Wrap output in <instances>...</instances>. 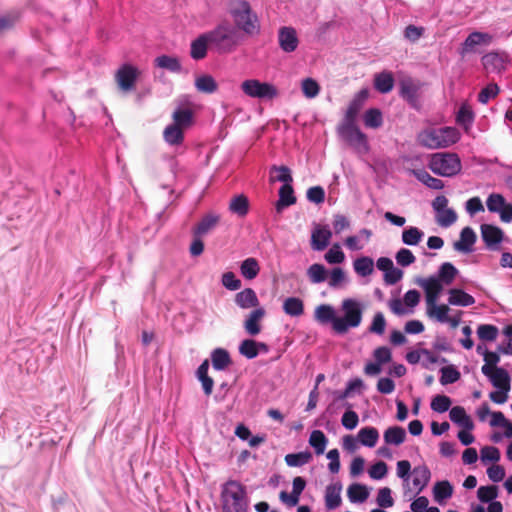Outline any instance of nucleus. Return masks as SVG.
Returning a JSON list of instances; mask_svg holds the SVG:
<instances>
[{"instance_id":"nucleus-36","label":"nucleus","mask_w":512,"mask_h":512,"mask_svg":"<svg viewBox=\"0 0 512 512\" xmlns=\"http://www.w3.org/2000/svg\"><path fill=\"white\" fill-rule=\"evenodd\" d=\"M163 138L170 145H180L184 141V129L170 124L164 129Z\"/></svg>"},{"instance_id":"nucleus-8","label":"nucleus","mask_w":512,"mask_h":512,"mask_svg":"<svg viewBox=\"0 0 512 512\" xmlns=\"http://www.w3.org/2000/svg\"><path fill=\"white\" fill-rule=\"evenodd\" d=\"M241 89L247 96L258 99L272 100L279 95L278 89L273 84L257 79L243 81Z\"/></svg>"},{"instance_id":"nucleus-1","label":"nucleus","mask_w":512,"mask_h":512,"mask_svg":"<svg viewBox=\"0 0 512 512\" xmlns=\"http://www.w3.org/2000/svg\"><path fill=\"white\" fill-rule=\"evenodd\" d=\"M230 14L234 27L247 36H256L260 33V21L250 4L246 0H233L230 4Z\"/></svg>"},{"instance_id":"nucleus-56","label":"nucleus","mask_w":512,"mask_h":512,"mask_svg":"<svg viewBox=\"0 0 512 512\" xmlns=\"http://www.w3.org/2000/svg\"><path fill=\"white\" fill-rule=\"evenodd\" d=\"M302 92L306 98H315L320 92V86L312 78H305L301 84Z\"/></svg>"},{"instance_id":"nucleus-14","label":"nucleus","mask_w":512,"mask_h":512,"mask_svg":"<svg viewBox=\"0 0 512 512\" xmlns=\"http://www.w3.org/2000/svg\"><path fill=\"white\" fill-rule=\"evenodd\" d=\"M265 315L266 311L264 307H258L256 309H253L248 314L246 320L244 321L245 331L251 336L258 335L262 330L261 321L265 317Z\"/></svg>"},{"instance_id":"nucleus-60","label":"nucleus","mask_w":512,"mask_h":512,"mask_svg":"<svg viewBox=\"0 0 512 512\" xmlns=\"http://www.w3.org/2000/svg\"><path fill=\"white\" fill-rule=\"evenodd\" d=\"M499 92V86L496 83H490L480 91L478 101L482 104H487L489 100L495 98Z\"/></svg>"},{"instance_id":"nucleus-52","label":"nucleus","mask_w":512,"mask_h":512,"mask_svg":"<svg viewBox=\"0 0 512 512\" xmlns=\"http://www.w3.org/2000/svg\"><path fill=\"white\" fill-rule=\"evenodd\" d=\"M498 332V328L491 324H481L477 328V335L482 341L496 340Z\"/></svg>"},{"instance_id":"nucleus-38","label":"nucleus","mask_w":512,"mask_h":512,"mask_svg":"<svg viewBox=\"0 0 512 512\" xmlns=\"http://www.w3.org/2000/svg\"><path fill=\"white\" fill-rule=\"evenodd\" d=\"M283 311L292 317H299L304 313V303L298 297H288L283 303Z\"/></svg>"},{"instance_id":"nucleus-45","label":"nucleus","mask_w":512,"mask_h":512,"mask_svg":"<svg viewBox=\"0 0 512 512\" xmlns=\"http://www.w3.org/2000/svg\"><path fill=\"white\" fill-rule=\"evenodd\" d=\"M433 494L435 501L441 502L452 496L453 486L447 480L439 481L433 487Z\"/></svg>"},{"instance_id":"nucleus-51","label":"nucleus","mask_w":512,"mask_h":512,"mask_svg":"<svg viewBox=\"0 0 512 512\" xmlns=\"http://www.w3.org/2000/svg\"><path fill=\"white\" fill-rule=\"evenodd\" d=\"M239 353L248 359L258 356V342L252 339H245L239 346Z\"/></svg>"},{"instance_id":"nucleus-19","label":"nucleus","mask_w":512,"mask_h":512,"mask_svg":"<svg viewBox=\"0 0 512 512\" xmlns=\"http://www.w3.org/2000/svg\"><path fill=\"white\" fill-rule=\"evenodd\" d=\"M481 236L483 241L488 247L499 244L503 239V231L491 224L481 225Z\"/></svg>"},{"instance_id":"nucleus-47","label":"nucleus","mask_w":512,"mask_h":512,"mask_svg":"<svg viewBox=\"0 0 512 512\" xmlns=\"http://www.w3.org/2000/svg\"><path fill=\"white\" fill-rule=\"evenodd\" d=\"M347 494L351 502L362 503L368 498L369 491L366 486L354 483L348 487Z\"/></svg>"},{"instance_id":"nucleus-5","label":"nucleus","mask_w":512,"mask_h":512,"mask_svg":"<svg viewBox=\"0 0 512 512\" xmlns=\"http://www.w3.org/2000/svg\"><path fill=\"white\" fill-rule=\"evenodd\" d=\"M457 140L458 132L451 127L426 130L419 135L420 144L430 149L445 148L456 143Z\"/></svg>"},{"instance_id":"nucleus-15","label":"nucleus","mask_w":512,"mask_h":512,"mask_svg":"<svg viewBox=\"0 0 512 512\" xmlns=\"http://www.w3.org/2000/svg\"><path fill=\"white\" fill-rule=\"evenodd\" d=\"M332 237V232L327 226L316 225L311 234V246L316 251L324 250Z\"/></svg>"},{"instance_id":"nucleus-40","label":"nucleus","mask_w":512,"mask_h":512,"mask_svg":"<svg viewBox=\"0 0 512 512\" xmlns=\"http://www.w3.org/2000/svg\"><path fill=\"white\" fill-rule=\"evenodd\" d=\"M413 175L427 187L435 190H440L444 187L442 180L432 177L426 170L418 169L412 171Z\"/></svg>"},{"instance_id":"nucleus-28","label":"nucleus","mask_w":512,"mask_h":512,"mask_svg":"<svg viewBox=\"0 0 512 512\" xmlns=\"http://www.w3.org/2000/svg\"><path fill=\"white\" fill-rule=\"evenodd\" d=\"M314 317L315 320L321 324L331 323L332 329L334 330V323L336 322L337 316L331 305L321 304L317 306L314 311Z\"/></svg>"},{"instance_id":"nucleus-32","label":"nucleus","mask_w":512,"mask_h":512,"mask_svg":"<svg viewBox=\"0 0 512 512\" xmlns=\"http://www.w3.org/2000/svg\"><path fill=\"white\" fill-rule=\"evenodd\" d=\"M448 302L451 305L467 307L473 305L475 299L465 291L453 288L449 290Z\"/></svg>"},{"instance_id":"nucleus-34","label":"nucleus","mask_w":512,"mask_h":512,"mask_svg":"<svg viewBox=\"0 0 512 512\" xmlns=\"http://www.w3.org/2000/svg\"><path fill=\"white\" fill-rule=\"evenodd\" d=\"M275 181L282 182L283 185H286L287 183L291 184L293 182V177L290 168L285 165H273L270 168V182Z\"/></svg>"},{"instance_id":"nucleus-3","label":"nucleus","mask_w":512,"mask_h":512,"mask_svg":"<svg viewBox=\"0 0 512 512\" xmlns=\"http://www.w3.org/2000/svg\"><path fill=\"white\" fill-rule=\"evenodd\" d=\"M341 311L343 316H337L334 332L342 335L346 334L350 328H356L361 324L363 308L357 300L347 298L342 301Z\"/></svg>"},{"instance_id":"nucleus-37","label":"nucleus","mask_w":512,"mask_h":512,"mask_svg":"<svg viewBox=\"0 0 512 512\" xmlns=\"http://www.w3.org/2000/svg\"><path fill=\"white\" fill-rule=\"evenodd\" d=\"M212 366L216 370H224L231 364V358L227 350L216 348L211 354Z\"/></svg>"},{"instance_id":"nucleus-46","label":"nucleus","mask_w":512,"mask_h":512,"mask_svg":"<svg viewBox=\"0 0 512 512\" xmlns=\"http://www.w3.org/2000/svg\"><path fill=\"white\" fill-rule=\"evenodd\" d=\"M328 439L321 430H314L309 437V444L314 448L317 455L324 453Z\"/></svg>"},{"instance_id":"nucleus-24","label":"nucleus","mask_w":512,"mask_h":512,"mask_svg":"<svg viewBox=\"0 0 512 512\" xmlns=\"http://www.w3.org/2000/svg\"><path fill=\"white\" fill-rule=\"evenodd\" d=\"M412 475L413 485L417 489V493H420L428 485L431 472L426 465H419L413 469Z\"/></svg>"},{"instance_id":"nucleus-10","label":"nucleus","mask_w":512,"mask_h":512,"mask_svg":"<svg viewBox=\"0 0 512 512\" xmlns=\"http://www.w3.org/2000/svg\"><path fill=\"white\" fill-rule=\"evenodd\" d=\"M399 86L401 97L405 99L412 107L418 108L421 84L411 78H406L400 81Z\"/></svg>"},{"instance_id":"nucleus-30","label":"nucleus","mask_w":512,"mask_h":512,"mask_svg":"<svg viewBox=\"0 0 512 512\" xmlns=\"http://www.w3.org/2000/svg\"><path fill=\"white\" fill-rule=\"evenodd\" d=\"M374 87L380 93H389L394 87V77L391 72L383 71L375 75Z\"/></svg>"},{"instance_id":"nucleus-48","label":"nucleus","mask_w":512,"mask_h":512,"mask_svg":"<svg viewBox=\"0 0 512 512\" xmlns=\"http://www.w3.org/2000/svg\"><path fill=\"white\" fill-rule=\"evenodd\" d=\"M363 120L365 126L368 128L377 129L383 124L382 113L377 108L368 109L364 114Z\"/></svg>"},{"instance_id":"nucleus-57","label":"nucleus","mask_w":512,"mask_h":512,"mask_svg":"<svg viewBox=\"0 0 512 512\" xmlns=\"http://www.w3.org/2000/svg\"><path fill=\"white\" fill-rule=\"evenodd\" d=\"M451 399L446 395H436L431 401V409L438 413H444L450 409Z\"/></svg>"},{"instance_id":"nucleus-7","label":"nucleus","mask_w":512,"mask_h":512,"mask_svg":"<svg viewBox=\"0 0 512 512\" xmlns=\"http://www.w3.org/2000/svg\"><path fill=\"white\" fill-rule=\"evenodd\" d=\"M338 134L357 153L366 154L369 152L367 136L359 129L356 123L341 122L338 126Z\"/></svg>"},{"instance_id":"nucleus-31","label":"nucleus","mask_w":512,"mask_h":512,"mask_svg":"<svg viewBox=\"0 0 512 512\" xmlns=\"http://www.w3.org/2000/svg\"><path fill=\"white\" fill-rule=\"evenodd\" d=\"M387 445H401L406 439V431L401 426H391L387 428L383 435Z\"/></svg>"},{"instance_id":"nucleus-29","label":"nucleus","mask_w":512,"mask_h":512,"mask_svg":"<svg viewBox=\"0 0 512 512\" xmlns=\"http://www.w3.org/2000/svg\"><path fill=\"white\" fill-rule=\"evenodd\" d=\"M193 117L194 114L190 108H177L172 114V124L185 130L192 126Z\"/></svg>"},{"instance_id":"nucleus-13","label":"nucleus","mask_w":512,"mask_h":512,"mask_svg":"<svg viewBox=\"0 0 512 512\" xmlns=\"http://www.w3.org/2000/svg\"><path fill=\"white\" fill-rule=\"evenodd\" d=\"M493 37L488 33L483 32H472L465 39L462 44L460 54L464 57L466 54L474 52V47L477 45L485 44L488 45L492 42Z\"/></svg>"},{"instance_id":"nucleus-41","label":"nucleus","mask_w":512,"mask_h":512,"mask_svg":"<svg viewBox=\"0 0 512 512\" xmlns=\"http://www.w3.org/2000/svg\"><path fill=\"white\" fill-rule=\"evenodd\" d=\"M360 443L367 447H374L379 439V432L375 427H364L358 432Z\"/></svg>"},{"instance_id":"nucleus-50","label":"nucleus","mask_w":512,"mask_h":512,"mask_svg":"<svg viewBox=\"0 0 512 512\" xmlns=\"http://www.w3.org/2000/svg\"><path fill=\"white\" fill-rule=\"evenodd\" d=\"M458 270L449 262H445L440 266L439 269V281L449 285L453 282L456 277Z\"/></svg>"},{"instance_id":"nucleus-43","label":"nucleus","mask_w":512,"mask_h":512,"mask_svg":"<svg viewBox=\"0 0 512 512\" xmlns=\"http://www.w3.org/2000/svg\"><path fill=\"white\" fill-rule=\"evenodd\" d=\"M285 463L290 467H301L312 460L310 451L287 454L284 458Z\"/></svg>"},{"instance_id":"nucleus-64","label":"nucleus","mask_w":512,"mask_h":512,"mask_svg":"<svg viewBox=\"0 0 512 512\" xmlns=\"http://www.w3.org/2000/svg\"><path fill=\"white\" fill-rule=\"evenodd\" d=\"M505 198L498 193H492L488 196L486 205L490 212H499L500 209L505 205Z\"/></svg>"},{"instance_id":"nucleus-17","label":"nucleus","mask_w":512,"mask_h":512,"mask_svg":"<svg viewBox=\"0 0 512 512\" xmlns=\"http://www.w3.org/2000/svg\"><path fill=\"white\" fill-rule=\"evenodd\" d=\"M235 303L241 309L258 308L260 302L256 292L252 288H245L235 295Z\"/></svg>"},{"instance_id":"nucleus-25","label":"nucleus","mask_w":512,"mask_h":512,"mask_svg":"<svg viewBox=\"0 0 512 512\" xmlns=\"http://www.w3.org/2000/svg\"><path fill=\"white\" fill-rule=\"evenodd\" d=\"M210 44L208 32L201 34L191 43L190 55L195 60H201L207 55V47Z\"/></svg>"},{"instance_id":"nucleus-53","label":"nucleus","mask_w":512,"mask_h":512,"mask_svg":"<svg viewBox=\"0 0 512 512\" xmlns=\"http://www.w3.org/2000/svg\"><path fill=\"white\" fill-rule=\"evenodd\" d=\"M423 237V232L417 227H410L402 232V241L406 245H417Z\"/></svg>"},{"instance_id":"nucleus-11","label":"nucleus","mask_w":512,"mask_h":512,"mask_svg":"<svg viewBox=\"0 0 512 512\" xmlns=\"http://www.w3.org/2000/svg\"><path fill=\"white\" fill-rule=\"evenodd\" d=\"M278 43L284 52H294L299 44L296 30L288 26L281 27L278 31Z\"/></svg>"},{"instance_id":"nucleus-33","label":"nucleus","mask_w":512,"mask_h":512,"mask_svg":"<svg viewBox=\"0 0 512 512\" xmlns=\"http://www.w3.org/2000/svg\"><path fill=\"white\" fill-rule=\"evenodd\" d=\"M195 88L198 92L212 94L218 90V84L211 75L204 74L195 79Z\"/></svg>"},{"instance_id":"nucleus-26","label":"nucleus","mask_w":512,"mask_h":512,"mask_svg":"<svg viewBox=\"0 0 512 512\" xmlns=\"http://www.w3.org/2000/svg\"><path fill=\"white\" fill-rule=\"evenodd\" d=\"M341 490H342V486L340 483L330 484L326 487L325 505H326L327 509L333 510L340 506V504L342 502L341 495H340Z\"/></svg>"},{"instance_id":"nucleus-49","label":"nucleus","mask_w":512,"mask_h":512,"mask_svg":"<svg viewBox=\"0 0 512 512\" xmlns=\"http://www.w3.org/2000/svg\"><path fill=\"white\" fill-rule=\"evenodd\" d=\"M449 307L445 304L437 306L436 303L428 305L427 313L430 317H435L439 322H448Z\"/></svg>"},{"instance_id":"nucleus-39","label":"nucleus","mask_w":512,"mask_h":512,"mask_svg":"<svg viewBox=\"0 0 512 512\" xmlns=\"http://www.w3.org/2000/svg\"><path fill=\"white\" fill-rule=\"evenodd\" d=\"M241 275L247 280L255 279L259 272L260 266L257 259L250 257L245 259L240 266Z\"/></svg>"},{"instance_id":"nucleus-61","label":"nucleus","mask_w":512,"mask_h":512,"mask_svg":"<svg viewBox=\"0 0 512 512\" xmlns=\"http://www.w3.org/2000/svg\"><path fill=\"white\" fill-rule=\"evenodd\" d=\"M498 495L497 486H481L478 488L477 496L478 499L483 503H488L493 501Z\"/></svg>"},{"instance_id":"nucleus-35","label":"nucleus","mask_w":512,"mask_h":512,"mask_svg":"<svg viewBox=\"0 0 512 512\" xmlns=\"http://www.w3.org/2000/svg\"><path fill=\"white\" fill-rule=\"evenodd\" d=\"M229 210L239 217L246 216L249 211V200L247 196L244 194L234 196L230 201Z\"/></svg>"},{"instance_id":"nucleus-6","label":"nucleus","mask_w":512,"mask_h":512,"mask_svg":"<svg viewBox=\"0 0 512 512\" xmlns=\"http://www.w3.org/2000/svg\"><path fill=\"white\" fill-rule=\"evenodd\" d=\"M429 168L437 175L443 177H452L461 171V161L454 153H436L433 154Z\"/></svg>"},{"instance_id":"nucleus-58","label":"nucleus","mask_w":512,"mask_h":512,"mask_svg":"<svg viewBox=\"0 0 512 512\" xmlns=\"http://www.w3.org/2000/svg\"><path fill=\"white\" fill-rule=\"evenodd\" d=\"M456 220H457V214L451 208H447V209L439 211L437 213L436 221H437L438 225H440L442 227H449L453 223H455Z\"/></svg>"},{"instance_id":"nucleus-21","label":"nucleus","mask_w":512,"mask_h":512,"mask_svg":"<svg viewBox=\"0 0 512 512\" xmlns=\"http://www.w3.org/2000/svg\"><path fill=\"white\" fill-rule=\"evenodd\" d=\"M476 241V234L470 227H465L460 233V239L454 243V249L460 252L469 253Z\"/></svg>"},{"instance_id":"nucleus-63","label":"nucleus","mask_w":512,"mask_h":512,"mask_svg":"<svg viewBox=\"0 0 512 512\" xmlns=\"http://www.w3.org/2000/svg\"><path fill=\"white\" fill-rule=\"evenodd\" d=\"M484 361L485 364L482 366L481 371L483 374H488L491 370L498 368L497 364L500 361V357L496 352L486 351L484 353Z\"/></svg>"},{"instance_id":"nucleus-12","label":"nucleus","mask_w":512,"mask_h":512,"mask_svg":"<svg viewBox=\"0 0 512 512\" xmlns=\"http://www.w3.org/2000/svg\"><path fill=\"white\" fill-rule=\"evenodd\" d=\"M368 98V90H360L351 100L342 122L356 123L357 116Z\"/></svg>"},{"instance_id":"nucleus-18","label":"nucleus","mask_w":512,"mask_h":512,"mask_svg":"<svg viewBox=\"0 0 512 512\" xmlns=\"http://www.w3.org/2000/svg\"><path fill=\"white\" fill-rule=\"evenodd\" d=\"M421 286L423 287L426 294L427 305L435 304L439 294L443 289L440 281L434 277H430L423 280Z\"/></svg>"},{"instance_id":"nucleus-22","label":"nucleus","mask_w":512,"mask_h":512,"mask_svg":"<svg viewBox=\"0 0 512 512\" xmlns=\"http://www.w3.org/2000/svg\"><path fill=\"white\" fill-rule=\"evenodd\" d=\"M450 420L465 430H472L474 423L462 406H454L449 412Z\"/></svg>"},{"instance_id":"nucleus-59","label":"nucleus","mask_w":512,"mask_h":512,"mask_svg":"<svg viewBox=\"0 0 512 512\" xmlns=\"http://www.w3.org/2000/svg\"><path fill=\"white\" fill-rule=\"evenodd\" d=\"M20 14L17 11L8 12L0 16V33L5 32L18 22Z\"/></svg>"},{"instance_id":"nucleus-9","label":"nucleus","mask_w":512,"mask_h":512,"mask_svg":"<svg viewBox=\"0 0 512 512\" xmlns=\"http://www.w3.org/2000/svg\"><path fill=\"white\" fill-rule=\"evenodd\" d=\"M140 71L131 64H123L115 73V81L121 91L129 92L135 88Z\"/></svg>"},{"instance_id":"nucleus-4","label":"nucleus","mask_w":512,"mask_h":512,"mask_svg":"<svg viewBox=\"0 0 512 512\" xmlns=\"http://www.w3.org/2000/svg\"><path fill=\"white\" fill-rule=\"evenodd\" d=\"M223 512H246L245 487L238 481H227L222 489Z\"/></svg>"},{"instance_id":"nucleus-55","label":"nucleus","mask_w":512,"mask_h":512,"mask_svg":"<svg viewBox=\"0 0 512 512\" xmlns=\"http://www.w3.org/2000/svg\"><path fill=\"white\" fill-rule=\"evenodd\" d=\"M441 374L440 382L442 385L455 383L461 377L460 372L452 365L443 367Z\"/></svg>"},{"instance_id":"nucleus-54","label":"nucleus","mask_w":512,"mask_h":512,"mask_svg":"<svg viewBox=\"0 0 512 512\" xmlns=\"http://www.w3.org/2000/svg\"><path fill=\"white\" fill-rule=\"evenodd\" d=\"M307 274L313 283H321L324 282L327 278V272L325 267L322 264H312L308 270Z\"/></svg>"},{"instance_id":"nucleus-23","label":"nucleus","mask_w":512,"mask_h":512,"mask_svg":"<svg viewBox=\"0 0 512 512\" xmlns=\"http://www.w3.org/2000/svg\"><path fill=\"white\" fill-rule=\"evenodd\" d=\"M220 221V216L215 213H208L194 227V236H203L210 232Z\"/></svg>"},{"instance_id":"nucleus-62","label":"nucleus","mask_w":512,"mask_h":512,"mask_svg":"<svg viewBox=\"0 0 512 512\" xmlns=\"http://www.w3.org/2000/svg\"><path fill=\"white\" fill-rule=\"evenodd\" d=\"M324 257L329 264H340L345 260V255L339 244H334Z\"/></svg>"},{"instance_id":"nucleus-20","label":"nucleus","mask_w":512,"mask_h":512,"mask_svg":"<svg viewBox=\"0 0 512 512\" xmlns=\"http://www.w3.org/2000/svg\"><path fill=\"white\" fill-rule=\"evenodd\" d=\"M489 378L492 385L500 390H510V376L503 368H496L491 370L488 374H484Z\"/></svg>"},{"instance_id":"nucleus-16","label":"nucleus","mask_w":512,"mask_h":512,"mask_svg":"<svg viewBox=\"0 0 512 512\" xmlns=\"http://www.w3.org/2000/svg\"><path fill=\"white\" fill-rule=\"evenodd\" d=\"M508 55L504 52H489L482 57V63L485 69L491 71L505 70Z\"/></svg>"},{"instance_id":"nucleus-27","label":"nucleus","mask_w":512,"mask_h":512,"mask_svg":"<svg viewBox=\"0 0 512 512\" xmlns=\"http://www.w3.org/2000/svg\"><path fill=\"white\" fill-rule=\"evenodd\" d=\"M297 199L291 184L282 185L279 189V199L276 202V210L280 212L283 208L294 205Z\"/></svg>"},{"instance_id":"nucleus-42","label":"nucleus","mask_w":512,"mask_h":512,"mask_svg":"<svg viewBox=\"0 0 512 512\" xmlns=\"http://www.w3.org/2000/svg\"><path fill=\"white\" fill-rule=\"evenodd\" d=\"M353 266L355 272L362 277L369 276L374 271V261L368 256L357 258L354 261Z\"/></svg>"},{"instance_id":"nucleus-44","label":"nucleus","mask_w":512,"mask_h":512,"mask_svg":"<svg viewBox=\"0 0 512 512\" xmlns=\"http://www.w3.org/2000/svg\"><path fill=\"white\" fill-rule=\"evenodd\" d=\"M155 65L174 73L181 71V64L178 58L168 55H161L157 57L155 59Z\"/></svg>"},{"instance_id":"nucleus-2","label":"nucleus","mask_w":512,"mask_h":512,"mask_svg":"<svg viewBox=\"0 0 512 512\" xmlns=\"http://www.w3.org/2000/svg\"><path fill=\"white\" fill-rule=\"evenodd\" d=\"M208 36L210 45L220 54L232 53L242 42V34L227 21L209 31Z\"/></svg>"}]
</instances>
